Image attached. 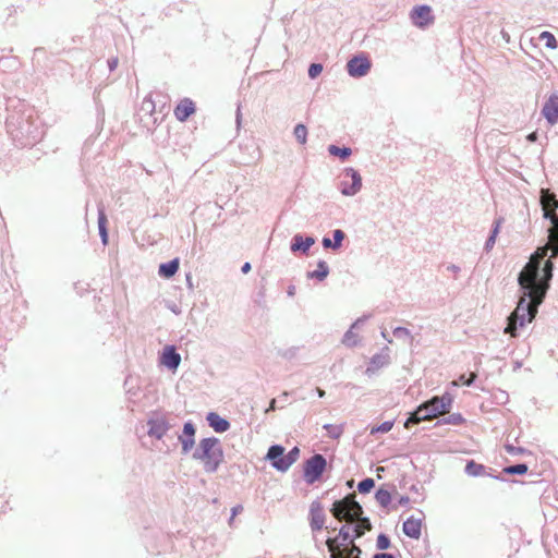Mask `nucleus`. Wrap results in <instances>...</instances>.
<instances>
[{
    "label": "nucleus",
    "instance_id": "nucleus-49",
    "mask_svg": "<svg viewBox=\"0 0 558 558\" xmlns=\"http://www.w3.org/2000/svg\"><path fill=\"white\" fill-rule=\"evenodd\" d=\"M383 468H378L377 471H379V473H383Z\"/></svg>",
    "mask_w": 558,
    "mask_h": 558
},
{
    "label": "nucleus",
    "instance_id": "nucleus-11",
    "mask_svg": "<svg viewBox=\"0 0 558 558\" xmlns=\"http://www.w3.org/2000/svg\"><path fill=\"white\" fill-rule=\"evenodd\" d=\"M196 111L195 102L190 98H183L173 110L174 117L180 122L186 121Z\"/></svg>",
    "mask_w": 558,
    "mask_h": 558
},
{
    "label": "nucleus",
    "instance_id": "nucleus-26",
    "mask_svg": "<svg viewBox=\"0 0 558 558\" xmlns=\"http://www.w3.org/2000/svg\"><path fill=\"white\" fill-rule=\"evenodd\" d=\"M324 428L327 432V436L332 439H338L343 434V425L342 424H326Z\"/></svg>",
    "mask_w": 558,
    "mask_h": 558
},
{
    "label": "nucleus",
    "instance_id": "nucleus-30",
    "mask_svg": "<svg viewBox=\"0 0 558 558\" xmlns=\"http://www.w3.org/2000/svg\"><path fill=\"white\" fill-rule=\"evenodd\" d=\"M500 226H501V219L496 220L495 221L494 230H493L490 236L488 238V240L486 242V248L487 250H490L495 245L496 238H497V235L499 233V230H500Z\"/></svg>",
    "mask_w": 558,
    "mask_h": 558
},
{
    "label": "nucleus",
    "instance_id": "nucleus-43",
    "mask_svg": "<svg viewBox=\"0 0 558 558\" xmlns=\"http://www.w3.org/2000/svg\"><path fill=\"white\" fill-rule=\"evenodd\" d=\"M241 270H242L243 274H247L251 270V264L250 263H245L242 266Z\"/></svg>",
    "mask_w": 558,
    "mask_h": 558
},
{
    "label": "nucleus",
    "instance_id": "nucleus-13",
    "mask_svg": "<svg viewBox=\"0 0 558 558\" xmlns=\"http://www.w3.org/2000/svg\"><path fill=\"white\" fill-rule=\"evenodd\" d=\"M542 113L549 124L558 122V96L551 95L545 102Z\"/></svg>",
    "mask_w": 558,
    "mask_h": 558
},
{
    "label": "nucleus",
    "instance_id": "nucleus-10",
    "mask_svg": "<svg viewBox=\"0 0 558 558\" xmlns=\"http://www.w3.org/2000/svg\"><path fill=\"white\" fill-rule=\"evenodd\" d=\"M424 514L421 512L418 517L411 515L403 522V533L413 539H418L422 535Z\"/></svg>",
    "mask_w": 558,
    "mask_h": 558
},
{
    "label": "nucleus",
    "instance_id": "nucleus-47",
    "mask_svg": "<svg viewBox=\"0 0 558 558\" xmlns=\"http://www.w3.org/2000/svg\"><path fill=\"white\" fill-rule=\"evenodd\" d=\"M317 393L320 398H323L325 396V391L320 388H317Z\"/></svg>",
    "mask_w": 558,
    "mask_h": 558
},
{
    "label": "nucleus",
    "instance_id": "nucleus-31",
    "mask_svg": "<svg viewBox=\"0 0 558 558\" xmlns=\"http://www.w3.org/2000/svg\"><path fill=\"white\" fill-rule=\"evenodd\" d=\"M294 136L296 137V140L301 144H305L306 143V137H307V129H306V126L304 124H298L294 128Z\"/></svg>",
    "mask_w": 558,
    "mask_h": 558
},
{
    "label": "nucleus",
    "instance_id": "nucleus-14",
    "mask_svg": "<svg viewBox=\"0 0 558 558\" xmlns=\"http://www.w3.org/2000/svg\"><path fill=\"white\" fill-rule=\"evenodd\" d=\"M412 20L415 25L420 27H424L433 22L434 17L432 15V10L427 5H421L413 10Z\"/></svg>",
    "mask_w": 558,
    "mask_h": 558
},
{
    "label": "nucleus",
    "instance_id": "nucleus-2",
    "mask_svg": "<svg viewBox=\"0 0 558 558\" xmlns=\"http://www.w3.org/2000/svg\"><path fill=\"white\" fill-rule=\"evenodd\" d=\"M331 512L339 521H356V524L352 527L357 538L364 535L365 532L372 530L371 521L367 518H361L363 510L360 504L355 501V496L353 494L348 495L341 500L335 501Z\"/></svg>",
    "mask_w": 558,
    "mask_h": 558
},
{
    "label": "nucleus",
    "instance_id": "nucleus-7",
    "mask_svg": "<svg viewBox=\"0 0 558 558\" xmlns=\"http://www.w3.org/2000/svg\"><path fill=\"white\" fill-rule=\"evenodd\" d=\"M326 459L316 453L304 463V480L307 484L317 482L326 470Z\"/></svg>",
    "mask_w": 558,
    "mask_h": 558
},
{
    "label": "nucleus",
    "instance_id": "nucleus-9",
    "mask_svg": "<svg viewBox=\"0 0 558 558\" xmlns=\"http://www.w3.org/2000/svg\"><path fill=\"white\" fill-rule=\"evenodd\" d=\"M348 72L353 77H361L368 73L371 69V61L365 56H357L352 58L348 64Z\"/></svg>",
    "mask_w": 558,
    "mask_h": 558
},
{
    "label": "nucleus",
    "instance_id": "nucleus-4",
    "mask_svg": "<svg viewBox=\"0 0 558 558\" xmlns=\"http://www.w3.org/2000/svg\"><path fill=\"white\" fill-rule=\"evenodd\" d=\"M541 204L544 217L550 219L551 227L548 230L547 244L539 248H544L545 256L548 251H551L550 258H555L558 256V215L555 213L558 208V199L548 190H542Z\"/></svg>",
    "mask_w": 558,
    "mask_h": 558
},
{
    "label": "nucleus",
    "instance_id": "nucleus-29",
    "mask_svg": "<svg viewBox=\"0 0 558 558\" xmlns=\"http://www.w3.org/2000/svg\"><path fill=\"white\" fill-rule=\"evenodd\" d=\"M328 151L332 156H338L341 159H345V158H348L351 155V149L350 148H347V147L340 148V147H338L336 145H330L328 147Z\"/></svg>",
    "mask_w": 558,
    "mask_h": 558
},
{
    "label": "nucleus",
    "instance_id": "nucleus-33",
    "mask_svg": "<svg viewBox=\"0 0 558 558\" xmlns=\"http://www.w3.org/2000/svg\"><path fill=\"white\" fill-rule=\"evenodd\" d=\"M507 474H525L527 472L526 464H515L504 469Z\"/></svg>",
    "mask_w": 558,
    "mask_h": 558
},
{
    "label": "nucleus",
    "instance_id": "nucleus-20",
    "mask_svg": "<svg viewBox=\"0 0 558 558\" xmlns=\"http://www.w3.org/2000/svg\"><path fill=\"white\" fill-rule=\"evenodd\" d=\"M315 243V239L312 236L303 238L300 234L294 235L293 242L291 244V251H302L303 253H306L310 247Z\"/></svg>",
    "mask_w": 558,
    "mask_h": 558
},
{
    "label": "nucleus",
    "instance_id": "nucleus-36",
    "mask_svg": "<svg viewBox=\"0 0 558 558\" xmlns=\"http://www.w3.org/2000/svg\"><path fill=\"white\" fill-rule=\"evenodd\" d=\"M393 424L392 422H384L377 427H373L371 430V434L375 433H388L392 428Z\"/></svg>",
    "mask_w": 558,
    "mask_h": 558
},
{
    "label": "nucleus",
    "instance_id": "nucleus-38",
    "mask_svg": "<svg viewBox=\"0 0 558 558\" xmlns=\"http://www.w3.org/2000/svg\"><path fill=\"white\" fill-rule=\"evenodd\" d=\"M335 243L333 248H338L341 245V242L344 238V233L341 230H336L333 232Z\"/></svg>",
    "mask_w": 558,
    "mask_h": 558
},
{
    "label": "nucleus",
    "instance_id": "nucleus-39",
    "mask_svg": "<svg viewBox=\"0 0 558 558\" xmlns=\"http://www.w3.org/2000/svg\"><path fill=\"white\" fill-rule=\"evenodd\" d=\"M410 504V498L408 496H402L398 500V505L401 507H407Z\"/></svg>",
    "mask_w": 558,
    "mask_h": 558
},
{
    "label": "nucleus",
    "instance_id": "nucleus-42",
    "mask_svg": "<svg viewBox=\"0 0 558 558\" xmlns=\"http://www.w3.org/2000/svg\"><path fill=\"white\" fill-rule=\"evenodd\" d=\"M323 245H324V247H326V248H328V247H333V244H332L331 240H330V239H328V238H324V239H323Z\"/></svg>",
    "mask_w": 558,
    "mask_h": 558
},
{
    "label": "nucleus",
    "instance_id": "nucleus-25",
    "mask_svg": "<svg viewBox=\"0 0 558 558\" xmlns=\"http://www.w3.org/2000/svg\"><path fill=\"white\" fill-rule=\"evenodd\" d=\"M284 449L281 446H271L267 452V458L272 461V465L276 468V463L280 458H283Z\"/></svg>",
    "mask_w": 558,
    "mask_h": 558
},
{
    "label": "nucleus",
    "instance_id": "nucleus-24",
    "mask_svg": "<svg viewBox=\"0 0 558 558\" xmlns=\"http://www.w3.org/2000/svg\"><path fill=\"white\" fill-rule=\"evenodd\" d=\"M98 227H99V233L101 235L104 244H107L108 241V233H107V217L104 211V209H99L98 213Z\"/></svg>",
    "mask_w": 558,
    "mask_h": 558
},
{
    "label": "nucleus",
    "instance_id": "nucleus-40",
    "mask_svg": "<svg viewBox=\"0 0 558 558\" xmlns=\"http://www.w3.org/2000/svg\"><path fill=\"white\" fill-rule=\"evenodd\" d=\"M242 510H243V508H242V506H240V505H239V506L233 507V508H232V517H231V519H230V522H232V521H233V519H234V517H235L239 512H241Z\"/></svg>",
    "mask_w": 558,
    "mask_h": 558
},
{
    "label": "nucleus",
    "instance_id": "nucleus-5",
    "mask_svg": "<svg viewBox=\"0 0 558 558\" xmlns=\"http://www.w3.org/2000/svg\"><path fill=\"white\" fill-rule=\"evenodd\" d=\"M193 457L203 463L206 472L213 473L223 461V451L217 438H204Z\"/></svg>",
    "mask_w": 558,
    "mask_h": 558
},
{
    "label": "nucleus",
    "instance_id": "nucleus-41",
    "mask_svg": "<svg viewBox=\"0 0 558 558\" xmlns=\"http://www.w3.org/2000/svg\"><path fill=\"white\" fill-rule=\"evenodd\" d=\"M108 64H109V68L110 70H114L118 65V59L117 58H112L108 61Z\"/></svg>",
    "mask_w": 558,
    "mask_h": 558
},
{
    "label": "nucleus",
    "instance_id": "nucleus-48",
    "mask_svg": "<svg viewBox=\"0 0 558 558\" xmlns=\"http://www.w3.org/2000/svg\"><path fill=\"white\" fill-rule=\"evenodd\" d=\"M383 468H378L377 471H379V473H383Z\"/></svg>",
    "mask_w": 558,
    "mask_h": 558
},
{
    "label": "nucleus",
    "instance_id": "nucleus-44",
    "mask_svg": "<svg viewBox=\"0 0 558 558\" xmlns=\"http://www.w3.org/2000/svg\"><path fill=\"white\" fill-rule=\"evenodd\" d=\"M374 558H395L391 554H376Z\"/></svg>",
    "mask_w": 558,
    "mask_h": 558
},
{
    "label": "nucleus",
    "instance_id": "nucleus-6",
    "mask_svg": "<svg viewBox=\"0 0 558 558\" xmlns=\"http://www.w3.org/2000/svg\"><path fill=\"white\" fill-rule=\"evenodd\" d=\"M451 400L445 397H435L421 405L405 422L404 426L410 427L411 424H416L421 421L432 420L438 415L449 412Z\"/></svg>",
    "mask_w": 558,
    "mask_h": 558
},
{
    "label": "nucleus",
    "instance_id": "nucleus-32",
    "mask_svg": "<svg viewBox=\"0 0 558 558\" xmlns=\"http://www.w3.org/2000/svg\"><path fill=\"white\" fill-rule=\"evenodd\" d=\"M374 486H375L374 480L368 477L359 483L357 489L361 494H367L374 488Z\"/></svg>",
    "mask_w": 558,
    "mask_h": 558
},
{
    "label": "nucleus",
    "instance_id": "nucleus-28",
    "mask_svg": "<svg viewBox=\"0 0 558 558\" xmlns=\"http://www.w3.org/2000/svg\"><path fill=\"white\" fill-rule=\"evenodd\" d=\"M484 470H485L484 465L476 463L474 461L468 462V464L465 466L466 473L472 476L482 475L484 473Z\"/></svg>",
    "mask_w": 558,
    "mask_h": 558
},
{
    "label": "nucleus",
    "instance_id": "nucleus-1",
    "mask_svg": "<svg viewBox=\"0 0 558 558\" xmlns=\"http://www.w3.org/2000/svg\"><path fill=\"white\" fill-rule=\"evenodd\" d=\"M544 257V248H537L519 274L518 282L522 290V295L515 310L508 317V325L505 328V332L511 337H517L518 327H523L535 318L538 306L543 303L549 289L554 264L549 258L545 262L542 270H539L541 262Z\"/></svg>",
    "mask_w": 558,
    "mask_h": 558
},
{
    "label": "nucleus",
    "instance_id": "nucleus-37",
    "mask_svg": "<svg viewBox=\"0 0 558 558\" xmlns=\"http://www.w3.org/2000/svg\"><path fill=\"white\" fill-rule=\"evenodd\" d=\"M323 71V65L319 63H313L311 64L308 69V75L311 78L317 77Z\"/></svg>",
    "mask_w": 558,
    "mask_h": 558
},
{
    "label": "nucleus",
    "instance_id": "nucleus-23",
    "mask_svg": "<svg viewBox=\"0 0 558 558\" xmlns=\"http://www.w3.org/2000/svg\"><path fill=\"white\" fill-rule=\"evenodd\" d=\"M328 274H329V268H328L327 263L324 260H320L317 264V268L314 271L308 274V277L316 278L322 281L328 276Z\"/></svg>",
    "mask_w": 558,
    "mask_h": 558
},
{
    "label": "nucleus",
    "instance_id": "nucleus-27",
    "mask_svg": "<svg viewBox=\"0 0 558 558\" xmlns=\"http://www.w3.org/2000/svg\"><path fill=\"white\" fill-rule=\"evenodd\" d=\"M539 39L544 41L545 46L549 49H556L558 44L556 37L550 32H543L539 35Z\"/></svg>",
    "mask_w": 558,
    "mask_h": 558
},
{
    "label": "nucleus",
    "instance_id": "nucleus-16",
    "mask_svg": "<svg viewBox=\"0 0 558 558\" xmlns=\"http://www.w3.org/2000/svg\"><path fill=\"white\" fill-rule=\"evenodd\" d=\"M148 435L161 439L169 429V424L165 417H157L148 421Z\"/></svg>",
    "mask_w": 558,
    "mask_h": 558
},
{
    "label": "nucleus",
    "instance_id": "nucleus-17",
    "mask_svg": "<svg viewBox=\"0 0 558 558\" xmlns=\"http://www.w3.org/2000/svg\"><path fill=\"white\" fill-rule=\"evenodd\" d=\"M160 360L162 365L170 369H177L181 362V356L175 352L173 347L168 345L163 349Z\"/></svg>",
    "mask_w": 558,
    "mask_h": 558
},
{
    "label": "nucleus",
    "instance_id": "nucleus-46",
    "mask_svg": "<svg viewBox=\"0 0 558 558\" xmlns=\"http://www.w3.org/2000/svg\"><path fill=\"white\" fill-rule=\"evenodd\" d=\"M527 140H529L530 142H535V141L537 140V134H536V132H533V133L529 134V135H527Z\"/></svg>",
    "mask_w": 558,
    "mask_h": 558
},
{
    "label": "nucleus",
    "instance_id": "nucleus-18",
    "mask_svg": "<svg viewBox=\"0 0 558 558\" xmlns=\"http://www.w3.org/2000/svg\"><path fill=\"white\" fill-rule=\"evenodd\" d=\"M299 456L300 450L298 447H294L287 454H284L283 458L279 459V461L276 463V469L279 471L288 470L299 459Z\"/></svg>",
    "mask_w": 558,
    "mask_h": 558
},
{
    "label": "nucleus",
    "instance_id": "nucleus-8",
    "mask_svg": "<svg viewBox=\"0 0 558 558\" xmlns=\"http://www.w3.org/2000/svg\"><path fill=\"white\" fill-rule=\"evenodd\" d=\"M362 187V178L352 168L344 171L343 180L341 182V193L347 196L356 194Z\"/></svg>",
    "mask_w": 558,
    "mask_h": 558
},
{
    "label": "nucleus",
    "instance_id": "nucleus-19",
    "mask_svg": "<svg viewBox=\"0 0 558 558\" xmlns=\"http://www.w3.org/2000/svg\"><path fill=\"white\" fill-rule=\"evenodd\" d=\"M207 422L217 433H223L230 427V423L215 412L208 413Z\"/></svg>",
    "mask_w": 558,
    "mask_h": 558
},
{
    "label": "nucleus",
    "instance_id": "nucleus-12",
    "mask_svg": "<svg viewBox=\"0 0 558 558\" xmlns=\"http://www.w3.org/2000/svg\"><path fill=\"white\" fill-rule=\"evenodd\" d=\"M311 527L314 531H319L325 524L324 507L319 501H313L310 509Z\"/></svg>",
    "mask_w": 558,
    "mask_h": 558
},
{
    "label": "nucleus",
    "instance_id": "nucleus-22",
    "mask_svg": "<svg viewBox=\"0 0 558 558\" xmlns=\"http://www.w3.org/2000/svg\"><path fill=\"white\" fill-rule=\"evenodd\" d=\"M376 501L380 505V507L387 509L391 504L392 495L389 490L380 487L375 495Z\"/></svg>",
    "mask_w": 558,
    "mask_h": 558
},
{
    "label": "nucleus",
    "instance_id": "nucleus-15",
    "mask_svg": "<svg viewBox=\"0 0 558 558\" xmlns=\"http://www.w3.org/2000/svg\"><path fill=\"white\" fill-rule=\"evenodd\" d=\"M194 436H195L194 425L190 422L185 423L184 427H183V433L179 437V440L182 445L183 453L190 452L192 450V448L194 447V444H195Z\"/></svg>",
    "mask_w": 558,
    "mask_h": 558
},
{
    "label": "nucleus",
    "instance_id": "nucleus-34",
    "mask_svg": "<svg viewBox=\"0 0 558 558\" xmlns=\"http://www.w3.org/2000/svg\"><path fill=\"white\" fill-rule=\"evenodd\" d=\"M376 546L380 550L388 549L390 547V539H389V537L387 535H385V534H379L378 537H377Z\"/></svg>",
    "mask_w": 558,
    "mask_h": 558
},
{
    "label": "nucleus",
    "instance_id": "nucleus-35",
    "mask_svg": "<svg viewBox=\"0 0 558 558\" xmlns=\"http://www.w3.org/2000/svg\"><path fill=\"white\" fill-rule=\"evenodd\" d=\"M475 378H476V374L475 373H471L468 378L465 377V375H461L459 377L458 381H453V385L454 386H459L460 384H462V385L470 386L475 380Z\"/></svg>",
    "mask_w": 558,
    "mask_h": 558
},
{
    "label": "nucleus",
    "instance_id": "nucleus-3",
    "mask_svg": "<svg viewBox=\"0 0 558 558\" xmlns=\"http://www.w3.org/2000/svg\"><path fill=\"white\" fill-rule=\"evenodd\" d=\"M355 533L351 525H343L336 537L328 538L326 545L331 558H360L361 548L354 544Z\"/></svg>",
    "mask_w": 558,
    "mask_h": 558
},
{
    "label": "nucleus",
    "instance_id": "nucleus-45",
    "mask_svg": "<svg viewBox=\"0 0 558 558\" xmlns=\"http://www.w3.org/2000/svg\"><path fill=\"white\" fill-rule=\"evenodd\" d=\"M276 409V399H272L269 403V408L266 410V413L269 411H274Z\"/></svg>",
    "mask_w": 558,
    "mask_h": 558
},
{
    "label": "nucleus",
    "instance_id": "nucleus-21",
    "mask_svg": "<svg viewBox=\"0 0 558 558\" xmlns=\"http://www.w3.org/2000/svg\"><path fill=\"white\" fill-rule=\"evenodd\" d=\"M180 262L179 258H174L168 263H163L159 265L158 274L162 278H171L179 270Z\"/></svg>",
    "mask_w": 558,
    "mask_h": 558
}]
</instances>
